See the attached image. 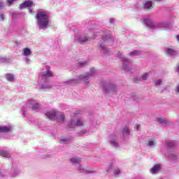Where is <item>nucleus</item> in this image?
<instances>
[{"mask_svg": "<svg viewBox=\"0 0 179 179\" xmlns=\"http://www.w3.org/2000/svg\"><path fill=\"white\" fill-rule=\"evenodd\" d=\"M23 59H24L25 64H30V62H31V61L30 60L29 57H24Z\"/></svg>", "mask_w": 179, "mask_h": 179, "instance_id": "f704fd0d", "label": "nucleus"}, {"mask_svg": "<svg viewBox=\"0 0 179 179\" xmlns=\"http://www.w3.org/2000/svg\"><path fill=\"white\" fill-rule=\"evenodd\" d=\"M134 99H138V96H134Z\"/></svg>", "mask_w": 179, "mask_h": 179, "instance_id": "de8ad7c7", "label": "nucleus"}, {"mask_svg": "<svg viewBox=\"0 0 179 179\" xmlns=\"http://www.w3.org/2000/svg\"><path fill=\"white\" fill-rule=\"evenodd\" d=\"M122 134L126 135V136H129V128L128 127H124L122 129Z\"/></svg>", "mask_w": 179, "mask_h": 179, "instance_id": "c756f323", "label": "nucleus"}, {"mask_svg": "<svg viewBox=\"0 0 179 179\" xmlns=\"http://www.w3.org/2000/svg\"><path fill=\"white\" fill-rule=\"evenodd\" d=\"M177 142L173 141H167L165 143V146L168 150H173L176 148Z\"/></svg>", "mask_w": 179, "mask_h": 179, "instance_id": "1a4fd4ad", "label": "nucleus"}, {"mask_svg": "<svg viewBox=\"0 0 179 179\" xmlns=\"http://www.w3.org/2000/svg\"><path fill=\"white\" fill-rule=\"evenodd\" d=\"M157 121L159 124H162V125H167V124H169L167 120H164L163 117H159Z\"/></svg>", "mask_w": 179, "mask_h": 179, "instance_id": "cd10ccee", "label": "nucleus"}, {"mask_svg": "<svg viewBox=\"0 0 179 179\" xmlns=\"http://www.w3.org/2000/svg\"><path fill=\"white\" fill-rule=\"evenodd\" d=\"M0 19H1V20H3L5 19L3 14H0Z\"/></svg>", "mask_w": 179, "mask_h": 179, "instance_id": "79ce46f5", "label": "nucleus"}, {"mask_svg": "<svg viewBox=\"0 0 179 179\" xmlns=\"http://www.w3.org/2000/svg\"><path fill=\"white\" fill-rule=\"evenodd\" d=\"M165 53L170 57H177V55H178V51L172 48L165 50Z\"/></svg>", "mask_w": 179, "mask_h": 179, "instance_id": "9b49d317", "label": "nucleus"}, {"mask_svg": "<svg viewBox=\"0 0 179 179\" xmlns=\"http://www.w3.org/2000/svg\"><path fill=\"white\" fill-rule=\"evenodd\" d=\"M177 40L179 41V35L176 36Z\"/></svg>", "mask_w": 179, "mask_h": 179, "instance_id": "a18cd8bd", "label": "nucleus"}, {"mask_svg": "<svg viewBox=\"0 0 179 179\" xmlns=\"http://www.w3.org/2000/svg\"><path fill=\"white\" fill-rule=\"evenodd\" d=\"M103 92L105 94H110V93H117L118 92V87L114 83L104 82L101 84Z\"/></svg>", "mask_w": 179, "mask_h": 179, "instance_id": "20e7f679", "label": "nucleus"}, {"mask_svg": "<svg viewBox=\"0 0 179 179\" xmlns=\"http://www.w3.org/2000/svg\"><path fill=\"white\" fill-rule=\"evenodd\" d=\"M148 73L143 74L141 77H135L134 78V83H139V81L141 80H147L148 78Z\"/></svg>", "mask_w": 179, "mask_h": 179, "instance_id": "4468645a", "label": "nucleus"}, {"mask_svg": "<svg viewBox=\"0 0 179 179\" xmlns=\"http://www.w3.org/2000/svg\"><path fill=\"white\" fill-rule=\"evenodd\" d=\"M178 72L179 73V66H178Z\"/></svg>", "mask_w": 179, "mask_h": 179, "instance_id": "49530a36", "label": "nucleus"}, {"mask_svg": "<svg viewBox=\"0 0 179 179\" xmlns=\"http://www.w3.org/2000/svg\"><path fill=\"white\" fill-rule=\"evenodd\" d=\"M6 79L8 80V82H13L15 80V75L10 73H7L5 75Z\"/></svg>", "mask_w": 179, "mask_h": 179, "instance_id": "4be33fe9", "label": "nucleus"}, {"mask_svg": "<svg viewBox=\"0 0 179 179\" xmlns=\"http://www.w3.org/2000/svg\"><path fill=\"white\" fill-rule=\"evenodd\" d=\"M3 6H5V4L3 2H2V1H0V9H2Z\"/></svg>", "mask_w": 179, "mask_h": 179, "instance_id": "a19ab883", "label": "nucleus"}, {"mask_svg": "<svg viewBox=\"0 0 179 179\" xmlns=\"http://www.w3.org/2000/svg\"><path fill=\"white\" fill-rule=\"evenodd\" d=\"M88 64H89L88 61L78 62L77 63V68H84V66H87Z\"/></svg>", "mask_w": 179, "mask_h": 179, "instance_id": "b1692460", "label": "nucleus"}, {"mask_svg": "<svg viewBox=\"0 0 179 179\" xmlns=\"http://www.w3.org/2000/svg\"><path fill=\"white\" fill-rule=\"evenodd\" d=\"M97 71L94 67L91 68L90 72L86 73L84 76H79L78 79H71L64 82L66 85H70V86H73L75 83H79V80H83L85 83L89 82V79L96 73Z\"/></svg>", "mask_w": 179, "mask_h": 179, "instance_id": "f03ea898", "label": "nucleus"}, {"mask_svg": "<svg viewBox=\"0 0 179 179\" xmlns=\"http://www.w3.org/2000/svg\"><path fill=\"white\" fill-rule=\"evenodd\" d=\"M83 125H85V121L80 119H78L76 121L72 120L67 124L68 128H75V127H83Z\"/></svg>", "mask_w": 179, "mask_h": 179, "instance_id": "0eeeda50", "label": "nucleus"}, {"mask_svg": "<svg viewBox=\"0 0 179 179\" xmlns=\"http://www.w3.org/2000/svg\"><path fill=\"white\" fill-rule=\"evenodd\" d=\"M53 73L48 66H46V70L45 71H41L38 75V85L41 89H51L52 86L50 84L51 83V80L50 78H52Z\"/></svg>", "mask_w": 179, "mask_h": 179, "instance_id": "f257e3e1", "label": "nucleus"}, {"mask_svg": "<svg viewBox=\"0 0 179 179\" xmlns=\"http://www.w3.org/2000/svg\"><path fill=\"white\" fill-rule=\"evenodd\" d=\"M72 138H62L60 139V143H63V145H68V143H71Z\"/></svg>", "mask_w": 179, "mask_h": 179, "instance_id": "a878e982", "label": "nucleus"}, {"mask_svg": "<svg viewBox=\"0 0 179 179\" xmlns=\"http://www.w3.org/2000/svg\"><path fill=\"white\" fill-rule=\"evenodd\" d=\"M5 177H6V175L2 173L0 171V179L5 178Z\"/></svg>", "mask_w": 179, "mask_h": 179, "instance_id": "58836bf2", "label": "nucleus"}, {"mask_svg": "<svg viewBox=\"0 0 179 179\" xmlns=\"http://www.w3.org/2000/svg\"><path fill=\"white\" fill-rule=\"evenodd\" d=\"M108 171H110V169H108Z\"/></svg>", "mask_w": 179, "mask_h": 179, "instance_id": "09e8293b", "label": "nucleus"}, {"mask_svg": "<svg viewBox=\"0 0 179 179\" xmlns=\"http://www.w3.org/2000/svg\"><path fill=\"white\" fill-rule=\"evenodd\" d=\"M33 5V1H24L23 3L20 5V9H23L24 8H30Z\"/></svg>", "mask_w": 179, "mask_h": 179, "instance_id": "6ab92c4d", "label": "nucleus"}, {"mask_svg": "<svg viewBox=\"0 0 179 179\" xmlns=\"http://www.w3.org/2000/svg\"><path fill=\"white\" fill-rule=\"evenodd\" d=\"M70 162L71 164H73V166H76V167L78 166L80 163H82V158L79 157H75L70 159Z\"/></svg>", "mask_w": 179, "mask_h": 179, "instance_id": "9d476101", "label": "nucleus"}, {"mask_svg": "<svg viewBox=\"0 0 179 179\" xmlns=\"http://www.w3.org/2000/svg\"><path fill=\"white\" fill-rule=\"evenodd\" d=\"M87 134V131L83 130L77 134V136H83V135H86Z\"/></svg>", "mask_w": 179, "mask_h": 179, "instance_id": "72a5a7b5", "label": "nucleus"}, {"mask_svg": "<svg viewBox=\"0 0 179 179\" xmlns=\"http://www.w3.org/2000/svg\"><path fill=\"white\" fill-rule=\"evenodd\" d=\"M20 174V170L19 169H12L10 172V176L11 177H17Z\"/></svg>", "mask_w": 179, "mask_h": 179, "instance_id": "412c9836", "label": "nucleus"}, {"mask_svg": "<svg viewBox=\"0 0 179 179\" xmlns=\"http://www.w3.org/2000/svg\"><path fill=\"white\" fill-rule=\"evenodd\" d=\"M162 80H157L155 81V86H160L162 85Z\"/></svg>", "mask_w": 179, "mask_h": 179, "instance_id": "c9c22d12", "label": "nucleus"}, {"mask_svg": "<svg viewBox=\"0 0 179 179\" xmlns=\"http://www.w3.org/2000/svg\"><path fill=\"white\" fill-rule=\"evenodd\" d=\"M160 169H162V167L160 166L159 164H155L151 169H150V173H152V174H156V173L157 171H160Z\"/></svg>", "mask_w": 179, "mask_h": 179, "instance_id": "aec40b11", "label": "nucleus"}, {"mask_svg": "<svg viewBox=\"0 0 179 179\" xmlns=\"http://www.w3.org/2000/svg\"><path fill=\"white\" fill-rule=\"evenodd\" d=\"M36 18L38 20L39 29H45L48 27L50 18H48V16H47V13L45 11H38Z\"/></svg>", "mask_w": 179, "mask_h": 179, "instance_id": "7ed1b4c3", "label": "nucleus"}, {"mask_svg": "<svg viewBox=\"0 0 179 179\" xmlns=\"http://www.w3.org/2000/svg\"><path fill=\"white\" fill-rule=\"evenodd\" d=\"M45 115L49 118V120H55L57 115V112L55 111H48L45 113Z\"/></svg>", "mask_w": 179, "mask_h": 179, "instance_id": "dca6fc26", "label": "nucleus"}, {"mask_svg": "<svg viewBox=\"0 0 179 179\" xmlns=\"http://www.w3.org/2000/svg\"><path fill=\"white\" fill-rule=\"evenodd\" d=\"M0 156H2L3 157H6V159H9V157H10V154L7 150H0Z\"/></svg>", "mask_w": 179, "mask_h": 179, "instance_id": "a211bd4d", "label": "nucleus"}, {"mask_svg": "<svg viewBox=\"0 0 179 179\" xmlns=\"http://www.w3.org/2000/svg\"><path fill=\"white\" fill-rule=\"evenodd\" d=\"M8 62H10V59L6 57H0V64H8Z\"/></svg>", "mask_w": 179, "mask_h": 179, "instance_id": "393cba45", "label": "nucleus"}, {"mask_svg": "<svg viewBox=\"0 0 179 179\" xmlns=\"http://www.w3.org/2000/svg\"><path fill=\"white\" fill-rule=\"evenodd\" d=\"M165 156L169 160H171V162H176V160H177V155L176 154H168Z\"/></svg>", "mask_w": 179, "mask_h": 179, "instance_id": "5701e85b", "label": "nucleus"}, {"mask_svg": "<svg viewBox=\"0 0 179 179\" xmlns=\"http://www.w3.org/2000/svg\"><path fill=\"white\" fill-rule=\"evenodd\" d=\"M136 131H138V130L139 129V125H137V126L136 127Z\"/></svg>", "mask_w": 179, "mask_h": 179, "instance_id": "c03bdc74", "label": "nucleus"}, {"mask_svg": "<svg viewBox=\"0 0 179 179\" xmlns=\"http://www.w3.org/2000/svg\"><path fill=\"white\" fill-rule=\"evenodd\" d=\"M78 41L80 44H85V43H87V41H89V37L87 36H85L83 38H80Z\"/></svg>", "mask_w": 179, "mask_h": 179, "instance_id": "bb28decb", "label": "nucleus"}, {"mask_svg": "<svg viewBox=\"0 0 179 179\" xmlns=\"http://www.w3.org/2000/svg\"><path fill=\"white\" fill-rule=\"evenodd\" d=\"M156 1H160V0H156Z\"/></svg>", "mask_w": 179, "mask_h": 179, "instance_id": "8fccbe9b", "label": "nucleus"}, {"mask_svg": "<svg viewBox=\"0 0 179 179\" xmlns=\"http://www.w3.org/2000/svg\"><path fill=\"white\" fill-rule=\"evenodd\" d=\"M15 1L16 0H8L7 2L8 3V6H10V5H12Z\"/></svg>", "mask_w": 179, "mask_h": 179, "instance_id": "4c0bfd02", "label": "nucleus"}, {"mask_svg": "<svg viewBox=\"0 0 179 179\" xmlns=\"http://www.w3.org/2000/svg\"><path fill=\"white\" fill-rule=\"evenodd\" d=\"M27 110H33L34 111H40L41 110V106L38 103H34V101H28V103L25 106H22V115L25 116Z\"/></svg>", "mask_w": 179, "mask_h": 179, "instance_id": "39448f33", "label": "nucleus"}, {"mask_svg": "<svg viewBox=\"0 0 179 179\" xmlns=\"http://www.w3.org/2000/svg\"><path fill=\"white\" fill-rule=\"evenodd\" d=\"M129 55L131 57L135 56V55H141V50H134L132 52H130Z\"/></svg>", "mask_w": 179, "mask_h": 179, "instance_id": "7c9ffc66", "label": "nucleus"}, {"mask_svg": "<svg viewBox=\"0 0 179 179\" xmlns=\"http://www.w3.org/2000/svg\"><path fill=\"white\" fill-rule=\"evenodd\" d=\"M22 55L23 57H31V55H33V52H31V49L25 48L23 49Z\"/></svg>", "mask_w": 179, "mask_h": 179, "instance_id": "f3484780", "label": "nucleus"}, {"mask_svg": "<svg viewBox=\"0 0 179 179\" xmlns=\"http://www.w3.org/2000/svg\"><path fill=\"white\" fill-rule=\"evenodd\" d=\"M152 8V1H147L144 5V9H149Z\"/></svg>", "mask_w": 179, "mask_h": 179, "instance_id": "2f4dec72", "label": "nucleus"}, {"mask_svg": "<svg viewBox=\"0 0 179 179\" xmlns=\"http://www.w3.org/2000/svg\"><path fill=\"white\" fill-rule=\"evenodd\" d=\"M99 50L104 55H110V50L107 48V47L106 45H100L99 47Z\"/></svg>", "mask_w": 179, "mask_h": 179, "instance_id": "2eb2a0df", "label": "nucleus"}, {"mask_svg": "<svg viewBox=\"0 0 179 179\" xmlns=\"http://www.w3.org/2000/svg\"><path fill=\"white\" fill-rule=\"evenodd\" d=\"M110 145L112 146H113L114 148H118V146H120V144L118 143V142H116L115 141H111L110 142Z\"/></svg>", "mask_w": 179, "mask_h": 179, "instance_id": "473e14b6", "label": "nucleus"}, {"mask_svg": "<svg viewBox=\"0 0 179 179\" xmlns=\"http://www.w3.org/2000/svg\"><path fill=\"white\" fill-rule=\"evenodd\" d=\"M148 145H149V146H153V145H155V141H149Z\"/></svg>", "mask_w": 179, "mask_h": 179, "instance_id": "ea45409f", "label": "nucleus"}, {"mask_svg": "<svg viewBox=\"0 0 179 179\" xmlns=\"http://www.w3.org/2000/svg\"><path fill=\"white\" fill-rule=\"evenodd\" d=\"M145 22L148 27H150V29H155V24H152V21H150V20H145Z\"/></svg>", "mask_w": 179, "mask_h": 179, "instance_id": "c85d7f7f", "label": "nucleus"}, {"mask_svg": "<svg viewBox=\"0 0 179 179\" xmlns=\"http://www.w3.org/2000/svg\"><path fill=\"white\" fill-rule=\"evenodd\" d=\"M118 58H120L122 61V69L124 71V72H131L132 71V63L131 62V59H127V57H124V55L121 54L117 55Z\"/></svg>", "mask_w": 179, "mask_h": 179, "instance_id": "423d86ee", "label": "nucleus"}, {"mask_svg": "<svg viewBox=\"0 0 179 179\" xmlns=\"http://www.w3.org/2000/svg\"><path fill=\"white\" fill-rule=\"evenodd\" d=\"M12 131V126H0V134H7Z\"/></svg>", "mask_w": 179, "mask_h": 179, "instance_id": "ddd939ff", "label": "nucleus"}, {"mask_svg": "<svg viewBox=\"0 0 179 179\" xmlns=\"http://www.w3.org/2000/svg\"><path fill=\"white\" fill-rule=\"evenodd\" d=\"M76 170L83 174H93L97 171L96 169L86 170L83 169V166L80 164L76 166Z\"/></svg>", "mask_w": 179, "mask_h": 179, "instance_id": "6e6552de", "label": "nucleus"}, {"mask_svg": "<svg viewBox=\"0 0 179 179\" xmlns=\"http://www.w3.org/2000/svg\"><path fill=\"white\" fill-rule=\"evenodd\" d=\"M176 92H177L178 93H179V84H178V85L177 86Z\"/></svg>", "mask_w": 179, "mask_h": 179, "instance_id": "37998d69", "label": "nucleus"}, {"mask_svg": "<svg viewBox=\"0 0 179 179\" xmlns=\"http://www.w3.org/2000/svg\"><path fill=\"white\" fill-rule=\"evenodd\" d=\"M55 120L57 121V122H64V121H65V115L57 112L56 113V117H55Z\"/></svg>", "mask_w": 179, "mask_h": 179, "instance_id": "f8f14e48", "label": "nucleus"}, {"mask_svg": "<svg viewBox=\"0 0 179 179\" xmlns=\"http://www.w3.org/2000/svg\"><path fill=\"white\" fill-rule=\"evenodd\" d=\"M113 174H115V176H119V174H121V171H120V169H116L113 171Z\"/></svg>", "mask_w": 179, "mask_h": 179, "instance_id": "e433bc0d", "label": "nucleus"}]
</instances>
